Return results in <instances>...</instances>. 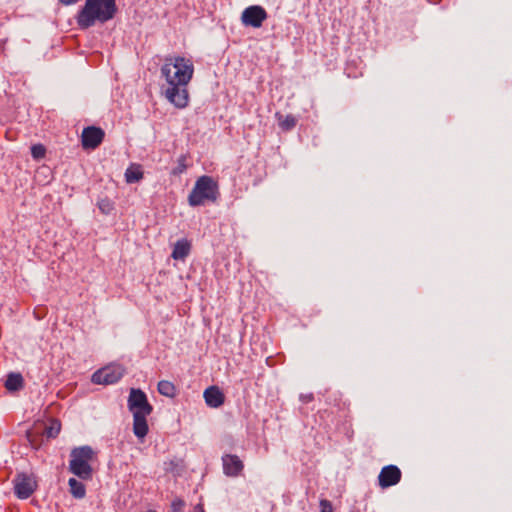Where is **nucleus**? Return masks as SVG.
I'll return each instance as SVG.
<instances>
[{"label":"nucleus","instance_id":"f257e3e1","mask_svg":"<svg viewBox=\"0 0 512 512\" xmlns=\"http://www.w3.org/2000/svg\"><path fill=\"white\" fill-rule=\"evenodd\" d=\"M194 73L193 63L184 57H167L161 67V76L168 87L164 95L177 108H185L189 102L187 84Z\"/></svg>","mask_w":512,"mask_h":512},{"label":"nucleus","instance_id":"f03ea898","mask_svg":"<svg viewBox=\"0 0 512 512\" xmlns=\"http://www.w3.org/2000/svg\"><path fill=\"white\" fill-rule=\"evenodd\" d=\"M117 10L115 0H86L75 19L78 27L81 30H86L97 22L103 24L112 20Z\"/></svg>","mask_w":512,"mask_h":512},{"label":"nucleus","instance_id":"7ed1b4c3","mask_svg":"<svg viewBox=\"0 0 512 512\" xmlns=\"http://www.w3.org/2000/svg\"><path fill=\"white\" fill-rule=\"evenodd\" d=\"M128 408L133 414V433L138 439H143L149 431L146 418L152 413L153 407L142 390L132 388L128 397Z\"/></svg>","mask_w":512,"mask_h":512},{"label":"nucleus","instance_id":"20e7f679","mask_svg":"<svg viewBox=\"0 0 512 512\" xmlns=\"http://www.w3.org/2000/svg\"><path fill=\"white\" fill-rule=\"evenodd\" d=\"M219 196L218 183L210 176L199 177L188 196V203L192 207L202 206L206 202H215Z\"/></svg>","mask_w":512,"mask_h":512},{"label":"nucleus","instance_id":"39448f33","mask_svg":"<svg viewBox=\"0 0 512 512\" xmlns=\"http://www.w3.org/2000/svg\"><path fill=\"white\" fill-rule=\"evenodd\" d=\"M94 450L90 446H80L70 453L69 471L82 480L92 478L93 469L90 461L94 458Z\"/></svg>","mask_w":512,"mask_h":512},{"label":"nucleus","instance_id":"423d86ee","mask_svg":"<svg viewBox=\"0 0 512 512\" xmlns=\"http://www.w3.org/2000/svg\"><path fill=\"white\" fill-rule=\"evenodd\" d=\"M124 375V369L120 365H109L97 370L92 375L95 384L111 385L117 383Z\"/></svg>","mask_w":512,"mask_h":512},{"label":"nucleus","instance_id":"0eeeda50","mask_svg":"<svg viewBox=\"0 0 512 512\" xmlns=\"http://www.w3.org/2000/svg\"><path fill=\"white\" fill-rule=\"evenodd\" d=\"M14 492L19 499L29 498L37 487L35 479L31 475L18 474L13 481Z\"/></svg>","mask_w":512,"mask_h":512},{"label":"nucleus","instance_id":"6e6552de","mask_svg":"<svg viewBox=\"0 0 512 512\" xmlns=\"http://www.w3.org/2000/svg\"><path fill=\"white\" fill-rule=\"evenodd\" d=\"M267 18V12L259 5L247 7L241 15V21L245 26L259 28Z\"/></svg>","mask_w":512,"mask_h":512},{"label":"nucleus","instance_id":"1a4fd4ad","mask_svg":"<svg viewBox=\"0 0 512 512\" xmlns=\"http://www.w3.org/2000/svg\"><path fill=\"white\" fill-rule=\"evenodd\" d=\"M104 131L95 126L84 128L81 135L82 146L84 149L97 148L104 139Z\"/></svg>","mask_w":512,"mask_h":512},{"label":"nucleus","instance_id":"9d476101","mask_svg":"<svg viewBox=\"0 0 512 512\" xmlns=\"http://www.w3.org/2000/svg\"><path fill=\"white\" fill-rule=\"evenodd\" d=\"M401 471L395 465H388L381 469L378 475L379 486L388 488L398 484L401 480Z\"/></svg>","mask_w":512,"mask_h":512},{"label":"nucleus","instance_id":"9b49d317","mask_svg":"<svg viewBox=\"0 0 512 512\" xmlns=\"http://www.w3.org/2000/svg\"><path fill=\"white\" fill-rule=\"evenodd\" d=\"M222 461L224 474L230 477L238 476L244 468L243 462L236 455H224Z\"/></svg>","mask_w":512,"mask_h":512},{"label":"nucleus","instance_id":"f8f14e48","mask_svg":"<svg viewBox=\"0 0 512 512\" xmlns=\"http://www.w3.org/2000/svg\"><path fill=\"white\" fill-rule=\"evenodd\" d=\"M205 403L211 408H218L223 405L225 396L217 386H210L203 393Z\"/></svg>","mask_w":512,"mask_h":512},{"label":"nucleus","instance_id":"ddd939ff","mask_svg":"<svg viewBox=\"0 0 512 512\" xmlns=\"http://www.w3.org/2000/svg\"><path fill=\"white\" fill-rule=\"evenodd\" d=\"M190 249V242L187 239H180L174 244L171 257L174 260H184L189 255Z\"/></svg>","mask_w":512,"mask_h":512},{"label":"nucleus","instance_id":"4468645a","mask_svg":"<svg viewBox=\"0 0 512 512\" xmlns=\"http://www.w3.org/2000/svg\"><path fill=\"white\" fill-rule=\"evenodd\" d=\"M23 384L24 380L20 373L11 372L7 375L5 387L8 391H19L20 389H22Z\"/></svg>","mask_w":512,"mask_h":512},{"label":"nucleus","instance_id":"2eb2a0df","mask_svg":"<svg viewBox=\"0 0 512 512\" xmlns=\"http://www.w3.org/2000/svg\"><path fill=\"white\" fill-rule=\"evenodd\" d=\"M125 181L128 184L139 182L143 178V171L140 165L131 164L125 171Z\"/></svg>","mask_w":512,"mask_h":512},{"label":"nucleus","instance_id":"dca6fc26","mask_svg":"<svg viewBox=\"0 0 512 512\" xmlns=\"http://www.w3.org/2000/svg\"><path fill=\"white\" fill-rule=\"evenodd\" d=\"M68 485L70 488V493L72 494L73 497H75L76 499H82L85 497L86 488L82 482L78 481L75 478H70L68 481Z\"/></svg>","mask_w":512,"mask_h":512},{"label":"nucleus","instance_id":"f3484780","mask_svg":"<svg viewBox=\"0 0 512 512\" xmlns=\"http://www.w3.org/2000/svg\"><path fill=\"white\" fill-rule=\"evenodd\" d=\"M157 389L161 395L166 396L168 398H174L176 396V387L170 381H167V380L159 381Z\"/></svg>","mask_w":512,"mask_h":512},{"label":"nucleus","instance_id":"a211bd4d","mask_svg":"<svg viewBox=\"0 0 512 512\" xmlns=\"http://www.w3.org/2000/svg\"><path fill=\"white\" fill-rule=\"evenodd\" d=\"M296 118L292 115H287L283 119L279 118V125L283 130L289 131L296 126Z\"/></svg>","mask_w":512,"mask_h":512},{"label":"nucleus","instance_id":"6ab92c4d","mask_svg":"<svg viewBox=\"0 0 512 512\" xmlns=\"http://www.w3.org/2000/svg\"><path fill=\"white\" fill-rule=\"evenodd\" d=\"M98 205V208L99 210L103 213V214H110L113 209H114V204L113 202L108 199V198H103V199H100L97 203Z\"/></svg>","mask_w":512,"mask_h":512},{"label":"nucleus","instance_id":"aec40b11","mask_svg":"<svg viewBox=\"0 0 512 512\" xmlns=\"http://www.w3.org/2000/svg\"><path fill=\"white\" fill-rule=\"evenodd\" d=\"M60 429H61V425L58 421H53L49 426H47L45 428V432L44 434L48 437V438H55L59 432H60Z\"/></svg>","mask_w":512,"mask_h":512},{"label":"nucleus","instance_id":"412c9836","mask_svg":"<svg viewBox=\"0 0 512 512\" xmlns=\"http://www.w3.org/2000/svg\"><path fill=\"white\" fill-rule=\"evenodd\" d=\"M46 148L42 144H34L31 147V155L34 160H41L45 157Z\"/></svg>","mask_w":512,"mask_h":512},{"label":"nucleus","instance_id":"4be33fe9","mask_svg":"<svg viewBox=\"0 0 512 512\" xmlns=\"http://www.w3.org/2000/svg\"><path fill=\"white\" fill-rule=\"evenodd\" d=\"M186 156L185 155H181L178 159V165L177 167L173 170V174L174 175H178V174H181L183 173L185 170H186Z\"/></svg>","mask_w":512,"mask_h":512},{"label":"nucleus","instance_id":"5701e85b","mask_svg":"<svg viewBox=\"0 0 512 512\" xmlns=\"http://www.w3.org/2000/svg\"><path fill=\"white\" fill-rule=\"evenodd\" d=\"M184 506H185V503L181 499H175L172 502V510H173V512H184Z\"/></svg>","mask_w":512,"mask_h":512},{"label":"nucleus","instance_id":"b1692460","mask_svg":"<svg viewBox=\"0 0 512 512\" xmlns=\"http://www.w3.org/2000/svg\"><path fill=\"white\" fill-rule=\"evenodd\" d=\"M320 512H333L332 504L327 499H322L320 501Z\"/></svg>","mask_w":512,"mask_h":512},{"label":"nucleus","instance_id":"393cba45","mask_svg":"<svg viewBox=\"0 0 512 512\" xmlns=\"http://www.w3.org/2000/svg\"><path fill=\"white\" fill-rule=\"evenodd\" d=\"M59 1L65 5H71V4H75L78 0H59Z\"/></svg>","mask_w":512,"mask_h":512},{"label":"nucleus","instance_id":"a878e982","mask_svg":"<svg viewBox=\"0 0 512 512\" xmlns=\"http://www.w3.org/2000/svg\"><path fill=\"white\" fill-rule=\"evenodd\" d=\"M312 398H313V396L309 395V396H305V398L303 397V400L307 402V401H310Z\"/></svg>","mask_w":512,"mask_h":512},{"label":"nucleus","instance_id":"bb28decb","mask_svg":"<svg viewBox=\"0 0 512 512\" xmlns=\"http://www.w3.org/2000/svg\"><path fill=\"white\" fill-rule=\"evenodd\" d=\"M147 512H156L155 510H148Z\"/></svg>","mask_w":512,"mask_h":512}]
</instances>
